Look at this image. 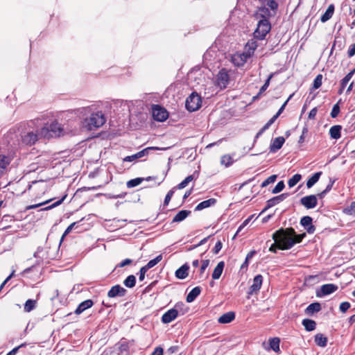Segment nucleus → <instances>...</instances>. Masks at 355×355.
Masks as SVG:
<instances>
[{
  "instance_id": "nucleus-1",
  "label": "nucleus",
  "mask_w": 355,
  "mask_h": 355,
  "mask_svg": "<svg viewBox=\"0 0 355 355\" xmlns=\"http://www.w3.org/2000/svg\"><path fill=\"white\" fill-rule=\"evenodd\" d=\"M306 234H297L293 227L280 228L273 233L272 239L278 244V248L282 250H289L295 244L302 242Z\"/></svg>"
},
{
  "instance_id": "nucleus-2",
  "label": "nucleus",
  "mask_w": 355,
  "mask_h": 355,
  "mask_svg": "<svg viewBox=\"0 0 355 355\" xmlns=\"http://www.w3.org/2000/svg\"><path fill=\"white\" fill-rule=\"evenodd\" d=\"M76 114H82L83 116L90 114V116L85 118L83 121V127L87 130H96L103 126L106 122L105 114L101 111L92 112L91 106L78 108Z\"/></svg>"
},
{
  "instance_id": "nucleus-3",
  "label": "nucleus",
  "mask_w": 355,
  "mask_h": 355,
  "mask_svg": "<svg viewBox=\"0 0 355 355\" xmlns=\"http://www.w3.org/2000/svg\"><path fill=\"white\" fill-rule=\"evenodd\" d=\"M66 130L63 125L57 121H54L49 125L42 128L39 132L40 137L49 139L51 137H58L66 134Z\"/></svg>"
},
{
  "instance_id": "nucleus-4",
  "label": "nucleus",
  "mask_w": 355,
  "mask_h": 355,
  "mask_svg": "<svg viewBox=\"0 0 355 355\" xmlns=\"http://www.w3.org/2000/svg\"><path fill=\"white\" fill-rule=\"evenodd\" d=\"M270 29L271 25L268 19H260L258 21L256 30L253 33L254 37L262 40L265 39Z\"/></svg>"
},
{
  "instance_id": "nucleus-5",
  "label": "nucleus",
  "mask_w": 355,
  "mask_h": 355,
  "mask_svg": "<svg viewBox=\"0 0 355 355\" xmlns=\"http://www.w3.org/2000/svg\"><path fill=\"white\" fill-rule=\"evenodd\" d=\"M201 106V97L198 93L192 92L186 99L185 107L189 112L198 110Z\"/></svg>"
},
{
  "instance_id": "nucleus-6",
  "label": "nucleus",
  "mask_w": 355,
  "mask_h": 355,
  "mask_svg": "<svg viewBox=\"0 0 355 355\" xmlns=\"http://www.w3.org/2000/svg\"><path fill=\"white\" fill-rule=\"evenodd\" d=\"M153 117L155 121H164L168 116L166 110L159 105H153L152 107Z\"/></svg>"
},
{
  "instance_id": "nucleus-7",
  "label": "nucleus",
  "mask_w": 355,
  "mask_h": 355,
  "mask_svg": "<svg viewBox=\"0 0 355 355\" xmlns=\"http://www.w3.org/2000/svg\"><path fill=\"white\" fill-rule=\"evenodd\" d=\"M230 81V76L226 69H222L216 76V83L220 89L227 87Z\"/></svg>"
},
{
  "instance_id": "nucleus-8",
  "label": "nucleus",
  "mask_w": 355,
  "mask_h": 355,
  "mask_svg": "<svg viewBox=\"0 0 355 355\" xmlns=\"http://www.w3.org/2000/svg\"><path fill=\"white\" fill-rule=\"evenodd\" d=\"M251 56L250 52L243 53H236L232 55V62L236 67H242L247 62V60Z\"/></svg>"
},
{
  "instance_id": "nucleus-9",
  "label": "nucleus",
  "mask_w": 355,
  "mask_h": 355,
  "mask_svg": "<svg viewBox=\"0 0 355 355\" xmlns=\"http://www.w3.org/2000/svg\"><path fill=\"white\" fill-rule=\"evenodd\" d=\"M300 203L307 209L315 208L318 205V198L316 195H309L300 199Z\"/></svg>"
},
{
  "instance_id": "nucleus-10",
  "label": "nucleus",
  "mask_w": 355,
  "mask_h": 355,
  "mask_svg": "<svg viewBox=\"0 0 355 355\" xmlns=\"http://www.w3.org/2000/svg\"><path fill=\"white\" fill-rule=\"evenodd\" d=\"M338 289V286L334 284H326L320 287V290L317 291L316 295L319 297L330 295Z\"/></svg>"
},
{
  "instance_id": "nucleus-11",
  "label": "nucleus",
  "mask_w": 355,
  "mask_h": 355,
  "mask_svg": "<svg viewBox=\"0 0 355 355\" xmlns=\"http://www.w3.org/2000/svg\"><path fill=\"white\" fill-rule=\"evenodd\" d=\"M178 306L179 304H177L174 308L169 309L164 313L162 317V322L164 324H168L174 320L178 315V311L177 309Z\"/></svg>"
},
{
  "instance_id": "nucleus-12",
  "label": "nucleus",
  "mask_w": 355,
  "mask_h": 355,
  "mask_svg": "<svg viewBox=\"0 0 355 355\" xmlns=\"http://www.w3.org/2000/svg\"><path fill=\"white\" fill-rule=\"evenodd\" d=\"M164 149L165 148H159L158 147H148V148L143 149L142 150H141L134 155L125 157L123 159V161L124 162H132L137 159L141 158V157L148 155L150 150H164Z\"/></svg>"
},
{
  "instance_id": "nucleus-13",
  "label": "nucleus",
  "mask_w": 355,
  "mask_h": 355,
  "mask_svg": "<svg viewBox=\"0 0 355 355\" xmlns=\"http://www.w3.org/2000/svg\"><path fill=\"white\" fill-rule=\"evenodd\" d=\"M39 136V133L37 134L33 132H24L21 136V142L25 145L31 146L37 141Z\"/></svg>"
},
{
  "instance_id": "nucleus-14",
  "label": "nucleus",
  "mask_w": 355,
  "mask_h": 355,
  "mask_svg": "<svg viewBox=\"0 0 355 355\" xmlns=\"http://www.w3.org/2000/svg\"><path fill=\"white\" fill-rule=\"evenodd\" d=\"M289 196L288 193H284L279 196H275L266 202V206L265 209L263 210V211H266V209L274 207L276 205H278L281 202L284 201L285 199H286Z\"/></svg>"
},
{
  "instance_id": "nucleus-15",
  "label": "nucleus",
  "mask_w": 355,
  "mask_h": 355,
  "mask_svg": "<svg viewBox=\"0 0 355 355\" xmlns=\"http://www.w3.org/2000/svg\"><path fill=\"white\" fill-rule=\"evenodd\" d=\"M312 221V218L309 216H304L300 220V224L309 234H313L315 231V227L313 225Z\"/></svg>"
},
{
  "instance_id": "nucleus-16",
  "label": "nucleus",
  "mask_w": 355,
  "mask_h": 355,
  "mask_svg": "<svg viewBox=\"0 0 355 355\" xmlns=\"http://www.w3.org/2000/svg\"><path fill=\"white\" fill-rule=\"evenodd\" d=\"M126 292L127 291L124 288L117 284L110 288L107 293V296L109 297H115L117 296L123 297L126 294Z\"/></svg>"
},
{
  "instance_id": "nucleus-17",
  "label": "nucleus",
  "mask_w": 355,
  "mask_h": 355,
  "mask_svg": "<svg viewBox=\"0 0 355 355\" xmlns=\"http://www.w3.org/2000/svg\"><path fill=\"white\" fill-rule=\"evenodd\" d=\"M263 277L261 275H257L254 277L253 283L250 287L249 294L252 295L254 293L258 292L262 285Z\"/></svg>"
},
{
  "instance_id": "nucleus-18",
  "label": "nucleus",
  "mask_w": 355,
  "mask_h": 355,
  "mask_svg": "<svg viewBox=\"0 0 355 355\" xmlns=\"http://www.w3.org/2000/svg\"><path fill=\"white\" fill-rule=\"evenodd\" d=\"M284 142L285 139L283 137H278L275 138L270 145V152L275 153L282 147Z\"/></svg>"
},
{
  "instance_id": "nucleus-19",
  "label": "nucleus",
  "mask_w": 355,
  "mask_h": 355,
  "mask_svg": "<svg viewBox=\"0 0 355 355\" xmlns=\"http://www.w3.org/2000/svg\"><path fill=\"white\" fill-rule=\"evenodd\" d=\"M189 266L184 263L175 271V277L180 279H184L188 276Z\"/></svg>"
},
{
  "instance_id": "nucleus-20",
  "label": "nucleus",
  "mask_w": 355,
  "mask_h": 355,
  "mask_svg": "<svg viewBox=\"0 0 355 355\" xmlns=\"http://www.w3.org/2000/svg\"><path fill=\"white\" fill-rule=\"evenodd\" d=\"M93 301L92 300H87L83 302H82L76 308L74 313L77 315L80 314L86 309L90 308L93 305Z\"/></svg>"
},
{
  "instance_id": "nucleus-21",
  "label": "nucleus",
  "mask_w": 355,
  "mask_h": 355,
  "mask_svg": "<svg viewBox=\"0 0 355 355\" xmlns=\"http://www.w3.org/2000/svg\"><path fill=\"white\" fill-rule=\"evenodd\" d=\"M321 309V304L319 302H313L306 307L305 309V313L308 315H312L315 313L319 312Z\"/></svg>"
},
{
  "instance_id": "nucleus-22",
  "label": "nucleus",
  "mask_w": 355,
  "mask_h": 355,
  "mask_svg": "<svg viewBox=\"0 0 355 355\" xmlns=\"http://www.w3.org/2000/svg\"><path fill=\"white\" fill-rule=\"evenodd\" d=\"M216 202V200L215 198H209L208 200H204L200 202L195 208V211H200L205 208H208L212 205H214Z\"/></svg>"
},
{
  "instance_id": "nucleus-23",
  "label": "nucleus",
  "mask_w": 355,
  "mask_h": 355,
  "mask_svg": "<svg viewBox=\"0 0 355 355\" xmlns=\"http://www.w3.org/2000/svg\"><path fill=\"white\" fill-rule=\"evenodd\" d=\"M235 318V313L232 311H229L223 314L218 320L220 324H227L231 322Z\"/></svg>"
},
{
  "instance_id": "nucleus-24",
  "label": "nucleus",
  "mask_w": 355,
  "mask_h": 355,
  "mask_svg": "<svg viewBox=\"0 0 355 355\" xmlns=\"http://www.w3.org/2000/svg\"><path fill=\"white\" fill-rule=\"evenodd\" d=\"M257 18L261 17V19H268L271 16L270 11L265 6L259 7L257 12L256 13Z\"/></svg>"
},
{
  "instance_id": "nucleus-25",
  "label": "nucleus",
  "mask_w": 355,
  "mask_h": 355,
  "mask_svg": "<svg viewBox=\"0 0 355 355\" xmlns=\"http://www.w3.org/2000/svg\"><path fill=\"white\" fill-rule=\"evenodd\" d=\"M224 266V261H220L218 263L211 275L213 279H218L220 277L223 271Z\"/></svg>"
},
{
  "instance_id": "nucleus-26",
  "label": "nucleus",
  "mask_w": 355,
  "mask_h": 355,
  "mask_svg": "<svg viewBox=\"0 0 355 355\" xmlns=\"http://www.w3.org/2000/svg\"><path fill=\"white\" fill-rule=\"evenodd\" d=\"M201 288L199 286L194 287L187 295L186 300L191 303L200 294Z\"/></svg>"
},
{
  "instance_id": "nucleus-27",
  "label": "nucleus",
  "mask_w": 355,
  "mask_h": 355,
  "mask_svg": "<svg viewBox=\"0 0 355 355\" xmlns=\"http://www.w3.org/2000/svg\"><path fill=\"white\" fill-rule=\"evenodd\" d=\"M342 127L340 125H333L329 130V135L331 138L338 139L341 136Z\"/></svg>"
},
{
  "instance_id": "nucleus-28",
  "label": "nucleus",
  "mask_w": 355,
  "mask_h": 355,
  "mask_svg": "<svg viewBox=\"0 0 355 355\" xmlns=\"http://www.w3.org/2000/svg\"><path fill=\"white\" fill-rule=\"evenodd\" d=\"M334 12V6L333 4H330L327 9L326 10L325 12L321 16L320 20L322 22H326L329 19H330L333 14Z\"/></svg>"
},
{
  "instance_id": "nucleus-29",
  "label": "nucleus",
  "mask_w": 355,
  "mask_h": 355,
  "mask_svg": "<svg viewBox=\"0 0 355 355\" xmlns=\"http://www.w3.org/2000/svg\"><path fill=\"white\" fill-rule=\"evenodd\" d=\"M191 211L181 210L173 218V223H179L184 220L189 214Z\"/></svg>"
},
{
  "instance_id": "nucleus-30",
  "label": "nucleus",
  "mask_w": 355,
  "mask_h": 355,
  "mask_svg": "<svg viewBox=\"0 0 355 355\" xmlns=\"http://www.w3.org/2000/svg\"><path fill=\"white\" fill-rule=\"evenodd\" d=\"M302 324L307 331H313L316 328V322L311 319H304L302 322Z\"/></svg>"
},
{
  "instance_id": "nucleus-31",
  "label": "nucleus",
  "mask_w": 355,
  "mask_h": 355,
  "mask_svg": "<svg viewBox=\"0 0 355 355\" xmlns=\"http://www.w3.org/2000/svg\"><path fill=\"white\" fill-rule=\"evenodd\" d=\"M315 343L318 346L324 347L327 344V338L322 334H317L315 336Z\"/></svg>"
},
{
  "instance_id": "nucleus-32",
  "label": "nucleus",
  "mask_w": 355,
  "mask_h": 355,
  "mask_svg": "<svg viewBox=\"0 0 355 355\" xmlns=\"http://www.w3.org/2000/svg\"><path fill=\"white\" fill-rule=\"evenodd\" d=\"M322 172L315 173L306 182V187L309 189L311 188L320 179Z\"/></svg>"
},
{
  "instance_id": "nucleus-33",
  "label": "nucleus",
  "mask_w": 355,
  "mask_h": 355,
  "mask_svg": "<svg viewBox=\"0 0 355 355\" xmlns=\"http://www.w3.org/2000/svg\"><path fill=\"white\" fill-rule=\"evenodd\" d=\"M196 173V172H195L192 175L187 176L183 181H182L176 187H175L174 189H182L185 188L190 182H191L193 180H194L196 178H195Z\"/></svg>"
},
{
  "instance_id": "nucleus-34",
  "label": "nucleus",
  "mask_w": 355,
  "mask_h": 355,
  "mask_svg": "<svg viewBox=\"0 0 355 355\" xmlns=\"http://www.w3.org/2000/svg\"><path fill=\"white\" fill-rule=\"evenodd\" d=\"M234 162L233 157L229 154L224 155L220 157V164L225 167L230 166Z\"/></svg>"
},
{
  "instance_id": "nucleus-35",
  "label": "nucleus",
  "mask_w": 355,
  "mask_h": 355,
  "mask_svg": "<svg viewBox=\"0 0 355 355\" xmlns=\"http://www.w3.org/2000/svg\"><path fill=\"white\" fill-rule=\"evenodd\" d=\"M279 343L280 340L279 338H273L270 339L269 340V345L270 347L275 352H277L279 351Z\"/></svg>"
},
{
  "instance_id": "nucleus-36",
  "label": "nucleus",
  "mask_w": 355,
  "mask_h": 355,
  "mask_svg": "<svg viewBox=\"0 0 355 355\" xmlns=\"http://www.w3.org/2000/svg\"><path fill=\"white\" fill-rule=\"evenodd\" d=\"M162 259V255L159 254L157 256L155 259L149 261L146 265H145L144 267L146 268L147 270H148L150 268L154 267L155 265H157L159 261H161Z\"/></svg>"
},
{
  "instance_id": "nucleus-37",
  "label": "nucleus",
  "mask_w": 355,
  "mask_h": 355,
  "mask_svg": "<svg viewBox=\"0 0 355 355\" xmlns=\"http://www.w3.org/2000/svg\"><path fill=\"white\" fill-rule=\"evenodd\" d=\"M263 6L268 8V10L270 9L274 12H275L278 8V3L275 0H265Z\"/></svg>"
},
{
  "instance_id": "nucleus-38",
  "label": "nucleus",
  "mask_w": 355,
  "mask_h": 355,
  "mask_svg": "<svg viewBox=\"0 0 355 355\" xmlns=\"http://www.w3.org/2000/svg\"><path fill=\"white\" fill-rule=\"evenodd\" d=\"M124 285L128 288H133L136 284V278L133 275H130L124 280Z\"/></svg>"
},
{
  "instance_id": "nucleus-39",
  "label": "nucleus",
  "mask_w": 355,
  "mask_h": 355,
  "mask_svg": "<svg viewBox=\"0 0 355 355\" xmlns=\"http://www.w3.org/2000/svg\"><path fill=\"white\" fill-rule=\"evenodd\" d=\"M355 73V68L349 72L340 81V86L345 88Z\"/></svg>"
},
{
  "instance_id": "nucleus-40",
  "label": "nucleus",
  "mask_w": 355,
  "mask_h": 355,
  "mask_svg": "<svg viewBox=\"0 0 355 355\" xmlns=\"http://www.w3.org/2000/svg\"><path fill=\"white\" fill-rule=\"evenodd\" d=\"M8 164V158L5 155H0V174L3 173V170L6 168Z\"/></svg>"
},
{
  "instance_id": "nucleus-41",
  "label": "nucleus",
  "mask_w": 355,
  "mask_h": 355,
  "mask_svg": "<svg viewBox=\"0 0 355 355\" xmlns=\"http://www.w3.org/2000/svg\"><path fill=\"white\" fill-rule=\"evenodd\" d=\"M144 180V178H137L135 179H132L127 182V187L128 188H132L138 186Z\"/></svg>"
},
{
  "instance_id": "nucleus-42",
  "label": "nucleus",
  "mask_w": 355,
  "mask_h": 355,
  "mask_svg": "<svg viewBox=\"0 0 355 355\" xmlns=\"http://www.w3.org/2000/svg\"><path fill=\"white\" fill-rule=\"evenodd\" d=\"M302 176L300 174L294 175L291 178H290L288 181V184L289 187H293L296 185L301 180Z\"/></svg>"
},
{
  "instance_id": "nucleus-43",
  "label": "nucleus",
  "mask_w": 355,
  "mask_h": 355,
  "mask_svg": "<svg viewBox=\"0 0 355 355\" xmlns=\"http://www.w3.org/2000/svg\"><path fill=\"white\" fill-rule=\"evenodd\" d=\"M36 301L33 300H28L24 304V311L30 312L35 307Z\"/></svg>"
},
{
  "instance_id": "nucleus-44",
  "label": "nucleus",
  "mask_w": 355,
  "mask_h": 355,
  "mask_svg": "<svg viewBox=\"0 0 355 355\" xmlns=\"http://www.w3.org/2000/svg\"><path fill=\"white\" fill-rule=\"evenodd\" d=\"M256 252L254 250L250 251L248 253L245 261L242 263L241 266V269L247 268L249 264V260L251 259L253 256L255 254Z\"/></svg>"
},
{
  "instance_id": "nucleus-45",
  "label": "nucleus",
  "mask_w": 355,
  "mask_h": 355,
  "mask_svg": "<svg viewBox=\"0 0 355 355\" xmlns=\"http://www.w3.org/2000/svg\"><path fill=\"white\" fill-rule=\"evenodd\" d=\"M66 198V196H63L61 199L57 200L56 202H55L54 203L51 204V205L49 206H47V207H45L44 208H42L41 209V211H46V210H50L62 204V202L64 201V200Z\"/></svg>"
},
{
  "instance_id": "nucleus-46",
  "label": "nucleus",
  "mask_w": 355,
  "mask_h": 355,
  "mask_svg": "<svg viewBox=\"0 0 355 355\" xmlns=\"http://www.w3.org/2000/svg\"><path fill=\"white\" fill-rule=\"evenodd\" d=\"M322 75L318 74L313 80V88L318 89L322 85Z\"/></svg>"
},
{
  "instance_id": "nucleus-47",
  "label": "nucleus",
  "mask_w": 355,
  "mask_h": 355,
  "mask_svg": "<svg viewBox=\"0 0 355 355\" xmlns=\"http://www.w3.org/2000/svg\"><path fill=\"white\" fill-rule=\"evenodd\" d=\"M277 179V175H270V177H268V178H266L262 183H261V187H267L268 184H271V183H273Z\"/></svg>"
},
{
  "instance_id": "nucleus-48",
  "label": "nucleus",
  "mask_w": 355,
  "mask_h": 355,
  "mask_svg": "<svg viewBox=\"0 0 355 355\" xmlns=\"http://www.w3.org/2000/svg\"><path fill=\"white\" fill-rule=\"evenodd\" d=\"M246 48H248V51L247 52H250L251 53V55L253 54L254 53V51L256 49V48L257 47V42L255 41H253V40H251V41H249L246 46H245Z\"/></svg>"
},
{
  "instance_id": "nucleus-49",
  "label": "nucleus",
  "mask_w": 355,
  "mask_h": 355,
  "mask_svg": "<svg viewBox=\"0 0 355 355\" xmlns=\"http://www.w3.org/2000/svg\"><path fill=\"white\" fill-rule=\"evenodd\" d=\"M78 223V222H74V223H72L69 226H68V227L65 230L64 234H62V236L61 237V239L60 241V243L63 241L64 236H66L73 228H75Z\"/></svg>"
},
{
  "instance_id": "nucleus-50",
  "label": "nucleus",
  "mask_w": 355,
  "mask_h": 355,
  "mask_svg": "<svg viewBox=\"0 0 355 355\" xmlns=\"http://www.w3.org/2000/svg\"><path fill=\"white\" fill-rule=\"evenodd\" d=\"M285 187L284 182L283 181H279L277 185L275 187V188L272 189V193H278L281 192Z\"/></svg>"
},
{
  "instance_id": "nucleus-51",
  "label": "nucleus",
  "mask_w": 355,
  "mask_h": 355,
  "mask_svg": "<svg viewBox=\"0 0 355 355\" xmlns=\"http://www.w3.org/2000/svg\"><path fill=\"white\" fill-rule=\"evenodd\" d=\"M340 106L338 105V103H336L334 106H333V108L331 110V116L332 118H336L338 116V114L340 113Z\"/></svg>"
},
{
  "instance_id": "nucleus-52",
  "label": "nucleus",
  "mask_w": 355,
  "mask_h": 355,
  "mask_svg": "<svg viewBox=\"0 0 355 355\" xmlns=\"http://www.w3.org/2000/svg\"><path fill=\"white\" fill-rule=\"evenodd\" d=\"M344 211L348 215L355 214V201L351 202L350 205L345 208Z\"/></svg>"
},
{
  "instance_id": "nucleus-53",
  "label": "nucleus",
  "mask_w": 355,
  "mask_h": 355,
  "mask_svg": "<svg viewBox=\"0 0 355 355\" xmlns=\"http://www.w3.org/2000/svg\"><path fill=\"white\" fill-rule=\"evenodd\" d=\"M209 264V259H205V260H203L202 261V265L200 266V278L202 277V275L205 272V270H206V268L208 267Z\"/></svg>"
},
{
  "instance_id": "nucleus-54",
  "label": "nucleus",
  "mask_w": 355,
  "mask_h": 355,
  "mask_svg": "<svg viewBox=\"0 0 355 355\" xmlns=\"http://www.w3.org/2000/svg\"><path fill=\"white\" fill-rule=\"evenodd\" d=\"M175 189L173 188L167 193V194L166 195L164 201V206H167L168 205V203H169L170 200H171V198L174 193Z\"/></svg>"
},
{
  "instance_id": "nucleus-55",
  "label": "nucleus",
  "mask_w": 355,
  "mask_h": 355,
  "mask_svg": "<svg viewBox=\"0 0 355 355\" xmlns=\"http://www.w3.org/2000/svg\"><path fill=\"white\" fill-rule=\"evenodd\" d=\"M351 305L348 302H343L340 304V311L343 313H345L349 308Z\"/></svg>"
},
{
  "instance_id": "nucleus-56",
  "label": "nucleus",
  "mask_w": 355,
  "mask_h": 355,
  "mask_svg": "<svg viewBox=\"0 0 355 355\" xmlns=\"http://www.w3.org/2000/svg\"><path fill=\"white\" fill-rule=\"evenodd\" d=\"M272 74H270V76L268 78V79L266 80L265 83L260 88L259 94H261V93H263V92H265L267 89V88L269 86L270 80L272 78Z\"/></svg>"
},
{
  "instance_id": "nucleus-57",
  "label": "nucleus",
  "mask_w": 355,
  "mask_h": 355,
  "mask_svg": "<svg viewBox=\"0 0 355 355\" xmlns=\"http://www.w3.org/2000/svg\"><path fill=\"white\" fill-rule=\"evenodd\" d=\"M293 95H291L283 103V105L281 106V107L279 109L278 112L274 115L275 116H277V118L279 117V116L283 112V111L285 109V107L288 103V101L290 100V98L292 97Z\"/></svg>"
},
{
  "instance_id": "nucleus-58",
  "label": "nucleus",
  "mask_w": 355,
  "mask_h": 355,
  "mask_svg": "<svg viewBox=\"0 0 355 355\" xmlns=\"http://www.w3.org/2000/svg\"><path fill=\"white\" fill-rule=\"evenodd\" d=\"M16 219L15 218L14 216H11L10 214H5L2 217V222L6 223H10L12 221H15Z\"/></svg>"
},
{
  "instance_id": "nucleus-59",
  "label": "nucleus",
  "mask_w": 355,
  "mask_h": 355,
  "mask_svg": "<svg viewBox=\"0 0 355 355\" xmlns=\"http://www.w3.org/2000/svg\"><path fill=\"white\" fill-rule=\"evenodd\" d=\"M222 247H223V244H222L221 241H217L214 248L212 250L213 252L216 254H218L220 252V250H221Z\"/></svg>"
},
{
  "instance_id": "nucleus-60",
  "label": "nucleus",
  "mask_w": 355,
  "mask_h": 355,
  "mask_svg": "<svg viewBox=\"0 0 355 355\" xmlns=\"http://www.w3.org/2000/svg\"><path fill=\"white\" fill-rule=\"evenodd\" d=\"M132 263V260L130 259H125L123 261H122L121 263H119L116 267L123 268L124 266L130 265Z\"/></svg>"
},
{
  "instance_id": "nucleus-61",
  "label": "nucleus",
  "mask_w": 355,
  "mask_h": 355,
  "mask_svg": "<svg viewBox=\"0 0 355 355\" xmlns=\"http://www.w3.org/2000/svg\"><path fill=\"white\" fill-rule=\"evenodd\" d=\"M277 116H273L262 128L263 130H266L269 128V127L276 121Z\"/></svg>"
},
{
  "instance_id": "nucleus-62",
  "label": "nucleus",
  "mask_w": 355,
  "mask_h": 355,
  "mask_svg": "<svg viewBox=\"0 0 355 355\" xmlns=\"http://www.w3.org/2000/svg\"><path fill=\"white\" fill-rule=\"evenodd\" d=\"M25 345H26V344H25V343H23V344H21V345H19L18 347H16L13 348V349H12L11 351H10V352L6 354V355H15V354L17 353L18 350H19L21 347H24V346H25Z\"/></svg>"
},
{
  "instance_id": "nucleus-63",
  "label": "nucleus",
  "mask_w": 355,
  "mask_h": 355,
  "mask_svg": "<svg viewBox=\"0 0 355 355\" xmlns=\"http://www.w3.org/2000/svg\"><path fill=\"white\" fill-rule=\"evenodd\" d=\"M348 56L349 58L354 56L355 55V44L351 45L347 51Z\"/></svg>"
},
{
  "instance_id": "nucleus-64",
  "label": "nucleus",
  "mask_w": 355,
  "mask_h": 355,
  "mask_svg": "<svg viewBox=\"0 0 355 355\" xmlns=\"http://www.w3.org/2000/svg\"><path fill=\"white\" fill-rule=\"evenodd\" d=\"M151 355H163V349L161 347H157Z\"/></svg>"
}]
</instances>
